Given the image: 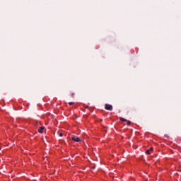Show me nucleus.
Returning <instances> with one entry per match:
<instances>
[{"mask_svg":"<svg viewBox=\"0 0 181 181\" xmlns=\"http://www.w3.org/2000/svg\"><path fill=\"white\" fill-rule=\"evenodd\" d=\"M152 152H153V148H151L148 150H146V153L147 155H151V153H152Z\"/></svg>","mask_w":181,"mask_h":181,"instance_id":"nucleus-3","label":"nucleus"},{"mask_svg":"<svg viewBox=\"0 0 181 181\" xmlns=\"http://www.w3.org/2000/svg\"><path fill=\"white\" fill-rule=\"evenodd\" d=\"M120 121H122V122H127V119H124V117H119Z\"/></svg>","mask_w":181,"mask_h":181,"instance_id":"nucleus-5","label":"nucleus"},{"mask_svg":"<svg viewBox=\"0 0 181 181\" xmlns=\"http://www.w3.org/2000/svg\"><path fill=\"white\" fill-rule=\"evenodd\" d=\"M59 136H63V133H60Z\"/></svg>","mask_w":181,"mask_h":181,"instance_id":"nucleus-8","label":"nucleus"},{"mask_svg":"<svg viewBox=\"0 0 181 181\" xmlns=\"http://www.w3.org/2000/svg\"><path fill=\"white\" fill-rule=\"evenodd\" d=\"M69 105H73V104H74V102H69Z\"/></svg>","mask_w":181,"mask_h":181,"instance_id":"nucleus-6","label":"nucleus"},{"mask_svg":"<svg viewBox=\"0 0 181 181\" xmlns=\"http://www.w3.org/2000/svg\"><path fill=\"white\" fill-rule=\"evenodd\" d=\"M72 141H74V142H80V138L74 136H72L71 138Z\"/></svg>","mask_w":181,"mask_h":181,"instance_id":"nucleus-2","label":"nucleus"},{"mask_svg":"<svg viewBox=\"0 0 181 181\" xmlns=\"http://www.w3.org/2000/svg\"><path fill=\"white\" fill-rule=\"evenodd\" d=\"M105 110H107V111H112V105L110 104H105Z\"/></svg>","mask_w":181,"mask_h":181,"instance_id":"nucleus-1","label":"nucleus"},{"mask_svg":"<svg viewBox=\"0 0 181 181\" xmlns=\"http://www.w3.org/2000/svg\"><path fill=\"white\" fill-rule=\"evenodd\" d=\"M43 129H45V127H40V129H38V132L40 134H42L43 132Z\"/></svg>","mask_w":181,"mask_h":181,"instance_id":"nucleus-4","label":"nucleus"},{"mask_svg":"<svg viewBox=\"0 0 181 181\" xmlns=\"http://www.w3.org/2000/svg\"><path fill=\"white\" fill-rule=\"evenodd\" d=\"M131 124V121H127V125H129Z\"/></svg>","mask_w":181,"mask_h":181,"instance_id":"nucleus-7","label":"nucleus"}]
</instances>
